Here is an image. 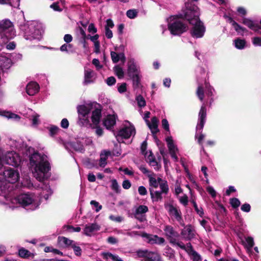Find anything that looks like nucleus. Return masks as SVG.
<instances>
[{
  "mask_svg": "<svg viewBox=\"0 0 261 261\" xmlns=\"http://www.w3.org/2000/svg\"><path fill=\"white\" fill-rule=\"evenodd\" d=\"M246 247L248 248H252L254 245V240H253V238L251 237H248L246 238Z\"/></svg>",
  "mask_w": 261,
  "mask_h": 261,
  "instance_id": "46",
  "label": "nucleus"
},
{
  "mask_svg": "<svg viewBox=\"0 0 261 261\" xmlns=\"http://www.w3.org/2000/svg\"><path fill=\"white\" fill-rule=\"evenodd\" d=\"M136 100L139 107L142 108L146 106L145 100L141 95H139L136 97Z\"/></svg>",
  "mask_w": 261,
  "mask_h": 261,
  "instance_id": "36",
  "label": "nucleus"
},
{
  "mask_svg": "<svg viewBox=\"0 0 261 261\" xmlns=\"http://www.w3.org/2000/svg\"><path fill=\"white\" fill-rule=\"evenodd\" d=\"M233 27L234 29V30L238 33H243L244 32H247V30L242 26H241L239 23L237 22H234Z\"/></svg>",
  "mask_w": 261,
  "mask_h": 261,
  "instance_id": "34",
  "label": "nucleus"
},
{
  "mask_svg": "<svg viewBox=\"0 0 261 261\" xmlns=\"http://www.w3.org/2000/svg\"><path fill=\"white\" fill-rule=\"evenodd\" d=\"M191 202L192 203L194 209L195 211L197 212V213L199 215L200 217H202L204 215V212L202 208H201V210H199L198 208V205L195 200H192L191 201Z\"/></svg>",
  "mask_w": 261,
  "mask_h": 261,
  "instance_id": "44",
  "label": "nucleus"
},
{
  "mask_svg": "<svg viewBox=\"0 0 261 261\" xmlns=\"http://www.w3.org/2000/svg\"><path fill=\"white\" fill-rule=\"evenodd\" d=\"M58 242L59 244L63 248H67L70 246L71 247L74 242L73 240H69L65 237L61 236H59L58 238Z\"/></svg>",
  "mask_w": 261,
  "mask_h": 261,
  "instance_id": "20",
  "label": "nucleus"
},
{
  "mask_svg": "<svg viewBox=\"0 0 261 261\" xmlns=\"http://www.w3.org/2000/svg\"><path fill=\"white\" fill-rule=\"evenodd\" d=\"M142 237L147 238L148 240V242L150 244H156V239L154 238V236L149 234L146 232H143Z\"/></svg>",
  "mask_w": 261,
  "mask_h": 261,
  "instance_id": "40",
  "label": "nucleus"
},
{
  "mask_svg": "<svg viewBox=\"0 0 261 261\" xmlns=\"http://www.w3.org/2000/svg\"><path fill=\"white\" fill-rule=\"evenodd\" d=\"M74 252V254L75 255L77 256H80L82 254V249L80 246H76L74 242L72 244V245L71 247Z\"/></svg>",
  "mask_w": 261,
  "mask_h": 261,
  "instance_id": "45",
  "label": "nucleus"
},
{
  "mask_svg": "<svg viewBox=\"0 0 261 261\" xmlns=\"http://www.w3.org/2000/svg\"><path fill=\"white\" fill-rule=\"evenodd\" d=\"M147 145V141L145 140L142 142L141 146V150L142 154H144L145 155H146L147 154V151H146Z\"/></svg>",
  "mask_w": 261,
  "mask_h": 261,
  "instance_id": "52",
  "label": "nucleus"
},
{
  "mask_svg": "<svg viewBox=\"0 0 261 261\" xmlns=\"http://www.w3.org/2000/svg\"><path fill=\"white\" fill-rule=\"evenodd\" d=\"M135 128L133 125L126 126L120 129L116 137H120L123 139H127L129 138L133 134H135Z\"/></svg>",
  "mask_w": 261,
  "mask_h": 261,
  "instance_id": "11",
  "label": "nucleus"
},
{
  "mask_svg": "<svg viewBox=\"0 0 261 261\" xmlns=\"http://www.w3.org/2000/svg\"><path fill=\"white\" fill-rule=\"evenodd\" d=\"M148 211V208L147 206L140 205L136 208L134 215H143Z\"/></svg>",
  "mask_w": 261,
  "mask_h": 261,
  "instance_id": "31",
  "label": "nucleus"
},
{
  "mask_svg": "<svg viewBox=\"0 0 261 261\" xmlns=\"http://www.w3.org/2000/svg\"><path fill=\"white\" fill-rule=\"evenodd\" d=\"M88 31L89 33L94 34L97 32V28L95 27L94 24L91 23L88 26Z\"/></svg>",
  "mask_w": 261,
  "mask_h": 261,
  "instance_id": "57",
  "label": "nucleus"
},
{
  "mask_svg": "<svg viewBox=\"0 0 261 261\" xmlns=\"http://www.w3.org/2000/svg\"><path fill=\"white\" fill-rule=\"evenodd\" d=\"M61 126L63 128H67L69 126V122L66 118H64L61 122Z\"/></svg>",
  "mask_w": 261,
  "mask_h": 261,
  "instance_id": "64",
  "label": "nucleus"
},
{
  "mask_svg": "<svg viewBox=\"0 0 261 261\" xmlns=\"http://www.w3.org/2000/svg\"><path fill=\"white\" fill-rule=\"evenodd\" d=\"M112 185L111 189L114 190L116 193H120V187L118 185L117 181L115 179H113L111 180Z\"/></svg>",
  "mask_w": 261,
  "mask_h": 261,
  "instance_id": "35",
  "label": "nucleus"
},
{
  "mask_svg": "<svg viewBox=\"0 0 261 261\" xmlns=\"http://www.w3.org/2000/svg\"><path fill=\"white\" fill-rule=\"evenodd\" d=\"M114 70L115 74L117 76L119 79H122L124 76V72L121 67L118 65H116L114 67Z\"/></svg>",
  "mask_w": 261,
  "mask_h": 261,
  "instance_id": "33",
  "label": "nucleus"
},
{
  "mask_svg": "<svg viewBox=\"0 0 261 261\" xmlns=\"http://www.w3.org/2000/svg\"><path fill=\"white\" fill-rule=\"evenodd\" d=\"M132 184L128 179L124 180L122 182V187L123 189L127 190L131 187Z\"/></svg>",
  "mask_w": 261,
  "mask_h": 261,
  "instance_id": "60",
  "label": "nucleus"
},
{
  "mask_svg": "<svg viewBox=\"0 0 261 261\" xmlns=\"http://www.w3.org/2000/svg\"><path fill=\"white\" fill-rule=\"evenodd\" d=\"M166 141L167 143V146L169 150V152H176L177 150V148L176 147L175 145L173 143V141L171 137H168L166 139Z\"/></svg>",
  "mask_w": 261,
  "mask_h": 261,
  "instance_id": "26",
  "label": "nucleus"
},
{
  "mask_svg": "<svg viewBox=\"0 0 261 261\" xmlns=\"http://www.w3.org/2000/svg\"><path fill=\"white\" fill-rule=\"evenodd\" d=\"M101 256L106 260H107L109 258H111L114 261H123L110 252H102L101 253Z\"/></svg>",
  "mask_w": 261,
  "mask_h": 261,
  "instance_id": "28",
  "label": "nucleus"
},
{
  "mask_svg": "<svg viewBox=\"0 0 261 261\" xmlns=\"http://www.w3.org/2000/svg\"><path fill=\"white\" fill-rule=\"evenodd\" d=\"M151 123H150L148 120H146V122L150 129L152 135L156 134L157 133L159 132V129L158 128V123L159 120L158 118L155 116L152 117L151 119Z\"/></svg>",
  "mask_w": 261,
  "mask_h": 261,
  "instance_id": "17",
  "label": "nucleus"
},
{
  "mask_svg": "<svg viewBox=\"0 0 261 261\" xmlns=\"http://www.w3.org/2000/svg\"><path fill=\"white\" fill-rule=\"evenodd\" d=\"M90 204L96 207L95 211L96 212H98L102 208V205H100L99 203L95 200H91Z\"/></svg>",
  "mask_w": 261,
  "mask_h": 261,
  "instance_id": "51",
  "label": "nucleus"
},
{
  "mask_svg": "<svg viewBox=\"0 0 261 261\" xmlns=\"http://www.w3.org/2000/svg\"><path fill=\"white\" fill-rule=\"evenodd\" d=\"M242 23L255 32H258L261 29V27L258 24L255 23L253 20L248 18H243Z\"/></svg>",
  "mask_w": 261,
  "mask_h": 261,
  "instance_id": "16",
  "label": "nucleus"
},
{
  "mask_svg": "<svg viewBox=\"0 0 261 261\" xmlns=\"http://www.w3.org/2000/svg\"><path fill=\"white\" fill-rule=\"evenodd\" d=\"M165 206L166 208L168 207V212L169 215L174 216L177 221L181 220V212L179 208L174 206L172 204H168Z\"/></svg>",
  "mask_w": 261,
  "mask_h": 261,
  "instance_id": "13",
  "label": "nucleus"
},
{
  "mask_svg": "<svg viewBox=\"0 0 261 261\" xmlns=\"http://www.w3.org/2000/svg\"><path fill=\"white\" fill-rule=\"evenodd\" d=\"M9 185L7 182L6 180L2 175H0V195L5 193L6 190L8 189Z\"/></svg>",
  "mask_w": 261,
  "mask_h": 261,
  "instance_id": "25",
  "label": "nucleus"
},
{
  "mask_svg": "<svg viewBox=\"0 0 261 261\" xmlns=\"http://www.w3.org/2000/svg\"><path fill=\"white\" fill-rule=\"evenodd\" d=\"M107 158L103 156V154L102 153H101L100 154V158L99 160V166L101 167H104L107 165Z\"/></svg>",
  "mask_w": 261,
  "mask_h": 261,
  "instance_id": "49",
  "label": "nucleus"
},
{
  "mask_svg": "<svg viewBox=\"0 0 261 261\" xmlns=\"http://www.w3.org/2000/svg\"><path fill=\"white\" fill-rule=\"evenodd\" d=\"M235 47L239 49H242L245 47L246 41L245 39H242L239 38L234 40Z\"/></svg>",
  "mask_w": 261,
  "mask_h": 261,
  "instance_id": "27",
  "label": "nucleus"
},
{
  "mask_svg": "<svg viewBox=\"0 0 261 261\" xmlns=\"http://www.w3.org/2000/svg\"><path fill=\"white\" fill-rule=\"evenodd\" d=\"M196 94L199 100L201 101H202L204 97V88L202 85L198 86L196 90Z\"/></svg>",
  "mask_w": 261,
  "mask_h": 261,
  "instance_id": "30",
  "label": "nucleus"
},
{
  "mask_svg": "<svg viewBox=\"0 0 261 261\" xmlns=\"http://www.w3.org/2000/svg\"><path fill=\"white\" fill-rule=\"evenodd\" d=\"M93 128H96V134L98 136H101L103 134V129L99 126V124L94 125Z\"/></svg>",
  "mask_w": 261,
  "mask_h": 261,
  "instance_id": "62",
  "label": "nucleus"
},
{
  "mask_svg": "<svg viewBox=\"0 0 261 261\" xmlns=\"http://www.w3.org/2000/svg\"><path fill=\"white\" fill-rule=\"evenodd\" d=\"M162 127L166 131H168V132L170 131V129H169V124L168 120L166 119H163L162 120Z\"/></svg>",
  "mask_w": 261,
  "mask_h": 261,
  "instance_id": "55",
  "label": "nucleus"
},
{
  "mask_svg": "<svg viewBox=\"0 0 261 261\" xmlns=\"http://www.w3.org/2000/svg\"><path fill=\"white\" fill-rule=\"evenodd\" d=\"M181 234L184 238L188 239L194 238L195 235L193 232L192 225H188L185 226L184 228L181 230Z\"/></svg>",
  "mask_w": 261,
  "mask_h": 261,
  "instance_id": "19",
  "label": "nucleus"
},
{
  "mask_svg": "<svg viewBox=\"0 0 261 261\" xmlns=\"http://www.w3.org/2000/svg\"><path fill=\"white\" fill-rule=\"evenodd\" d=\"M72 147L76 151H82L84 150V146L80 142H74L72 144Z\"/></svg>",
  "mask_w": 261,
  "mask_h": 261,
  "instance_id": "47",
  "label": "nucleus"
},
{
  "mask_svg": "<svg viewBox=\"0 0 261 261\" xmlns=\"http://www.w3.org/2000/svg\"><path fill=\"white\" fill-rule=\"evenodd\" d=\"M0 31L8 39H11L15 35L13 25L9 20H5L0 23Z\"/></svg>",
  "mask_w": 261,
  "mask_h": 261,
  "instance_id": "5",
  "label": "nucleus"
},
{
  "mask_svg": "<svg viewBox=\"0 0 261 261\" xmlns=\"http://www.w3.org/2000/svg\"><path fill=\"white\" fill-rule=\"evenodd\" d=\"M115 115L109 114L107 117L103 119L102 124L108 130H111L114 126L116 124V117Z\"/></svg>",
  "mask_w": 261,
  "mask_h": 261,
  "instance_id": "14",
  "label": "nucleus"
},
{
  "mask_svg": "<svg viewBox=\"0 0 261 261\" xmlns=\"http://www.w3.org/2000/svg\"><path fill=\"white\" fill-rule=\"evenodd\" d=\"M160 187L161 189L162 193H167L169 190L168 185H167V181L162 182L160 184Z\"/></svg>",
  "mask_w": 261,
  "mask_h": 261,
  "instance_id": "48",
  "label": "nucleus"
},
{
  "mask_svg": "<svg viewBox=\"0 0 261 261\" xmlns=\"http://www.w3.org/2000/svg\"><path fill=\"white\" fill-rule=\"evenodd\" d=\"M206 117V110L205 107L202 106L199 113V123L196 126L197 131H202Z\"/></svg>",
  "mask_w": 261,
  "mask_h": 261,
  "instance_id": "12",
  "label": "nucleus"
},
{
  "mask_svg": "<svg viewBox=\"0 0 261 261\" xmlns=\"http://www.w3.org/2000/svg\"><path fill=\"white\" fill-rule=\"evenodd\" d=\"M19 161V159L18 154L13 151L6 153L1 161V162L15 167L18 165Z\"/></svg>",
  "mask_w": 261,
  "mask_h": 261,
  "instance_id": "8",
  "label": "nucleus"
},
{
  "mask_svg": "<svg viewBox=\"0 0 261 261\" xmlns=\"http://www.w3.org/2000/svg\"><path fill=\"white\" fill-rule=\"evenodd\" d=\"M126 16L130 19L136 18L138 15V11L136 9H130L127 11Z\"/></svg>",
  "mask_w": 261,
  "mask_h": 261,
  "instance_id": "38",
  "label": "nucleus"
},
{
  "mask_svg": "<svg viewBox=\"0 0 261 261\" xmlns=\"http://www.w3.org/2000/svg\"><path fill=\"white\" fill-rule=\"evenodd\" d=\"M16 200L22 207H24L33 203L34 198L31 193H21L17 196Z\"/></svg>",
  "mask_w": 261,
  "mask_h": 261,
  "instance_id": "10",
  "label": "nucleus"
},
{
  "mask_svg": "<svg viewBox=\"0 0 261 261\" xmlns=\"http://www.w3.org/2000/svg\"><path fill=\"white\" fill-rule=\"evenodd\" d=\"M148 176L149 178V181L150 186L154 188H157L158 187L157 180L155 178L151 177L150 175H149Z\"/></svg>",
  "mask_w": 261,
  "mask_h": 261,
  "instance_id": "50",
  "label": "nucleus"
},
{
  "mask_svg": "<svg viewBox=\"0 0 261 261\" xmlns=\"http://www.w3.org/2000/svg\"><path fill=\"white\" fill-rule=\"evenodd\" d=\"M39 85L36 82H31L26 87V92L29 95H34L39 91Z\"/></svg>",
  "mask_w": 261,
  "mask_h": 261,
  "instance_id": "18",
  "label": "nucleus"
},
{
  "mask_svg": "<svg viewBox=\"0 0 261 261\" xmlns=\"http://www.w3.org/2000/svg\"><path fill=\"white\" fill-rule=\"evenodd\" d=\"M193 28L191 30L192 37L196 38H202L205 32L206 29L203 23L199 19L194 21Z\"/></svg>",
  "mask_w": 261,
  "mask_h": 261,
  "instance_id": "6",
  "label": "nucleus"
},
{
  "mask_svg": "<svg viewBox=\"0 0 261 261\" xmlns=\"http://www.w3.org/2000/svg\"><path fill=\"white\" fill-rule=\"evenodd\" d=\"M120 54H117L115 51H111V57L114 63L119 62L120 59Z\"/></svg>",
  "mask_w": 261,
  "mask_h": 261,
  "instance_id": "42",
  "label": "nucleus"
},
{
  "mask_svg": "<svg viewBox=\"0 0 261 261\" xmlns=\"http://www.w3.org/2000/svg\"><path fill=\"white\" fill-rule=\"evenodd\" d=\"M50 169V166L48 161L43 160L35 167V170L37 172L36 179L39 181H43L47 178V176L45 174Z\"/></svg>",
  "mask_w": 261,
  "mask_h": 261,
  "instance_id": "3",
  "label": "nucleus"
},
{
  "mask_svg": "<svg viewBox=\"0 0 261 261\" xmlns=\"http://www.w3.org/2000/svg\"><path fill=\"white\" fill-rule=\"evenodd\" d=\"M165 231L167 234H169L170 236L176 237L177 235V232L174 231L173 228L171 226H166Z\"/></svg>",
  "mask_w": 261,
  "mask_h": 261,
  "instance_id": "37",
  "label": "nucleus"
},
{
  "mask_svg": "<svg viewBox=\"0 0 261 261\" xmlns=\"http://www.w3.org/2000/svg\"><path fill=\"white\" fill-rule=\"evenodd\" d=\"M207 192L212 196L213 197H215L216 196V192L214 188L211 186H208L206 188Z\"/></svg>",
  "mask_w": 261,
  "mask_h": 261,
  "instance_id": "61",
  "label": "nucleus"
},
{
  "mask_svg": "<svg viewBox=\"0 0 261 261\" xmlns=\"http://www.w3.org/2000/svg\"><path fill=\"white\" fill-rule=\"evenodd\" d=\"M126 83H123L121 84L120 86L118 87V91L120 93H123L126 91L127 88H126Z\"/></svg>",
  "mask_w": 261,
  "mask_h": 261,
  "instance_id": "56",
  "label": "nucleus"
},
{
  "mask_svg": "<svg viewBox=\"0 0 261 261\" xmlns=\"http://www.w3.org/2000/svg\"><path fill=\"white\" fill-rule=\"evenodd\" d=\"M133 81V86L134 89H138L139 88L141 84V77L139 73L135 74L128 76Z\"/></svg>",
  "mask_w": 261,
  "mask_h": 261,
  "instance_id": "23",
  "label": "nucleus"
},
{
  "mask_svg": "<svg viewBox=\"0 0 261 261\" xmlns=\"http://www.w3.org/2000/svg\"><path fill=\"white\" fill-rule=\"evenodd\" d=\"M94 110L92 112V116L91 117L92 122L94 125H97L99 124L100 119L101 118V106L97 103L94 102Z\"/></svg>",
  "mask_w": 261,
  "mask_h": 261,
  "instance_id": "9",
  "label": "nucleus"
},
{
  "mask_svg": "<svg viewBox=\"0 0 261 261\" xmlns=\"http://www.w3.org/2000/svg\"><path fill=\"white\" fill-rule=\"evenodd\" d=\"M93 71L90 69L85 70L84 82L85 85H87L92 82L91 79L93 76Z\"/></svg>",
  "mask_w": 261,
  "mask_h": 261,
  "instance_id": "24",
  "label": "nucleus"
},
{
  "mask_svg": "<svg viewBox=\"0 0 261 261\" xmlns=\"http://www.w3.org/2000/svg\"><path fill=\"white\" fill-rule=\"evenodd\" d=\"M252 43L255 46H261V37H255L253 38Z\"/></svg>",
  "mask_w": 261,
  "mask_h": 261,
  "instance_id": "54",
  "label": "nucleus"
},
{
  "mask_svg": "<svg viewBox=\"0 0 261 261\" xmlns=\"http://www.w3.org/2000/svg\"><path fill=\"white\" fill-rule=\"evenodd\" d=\"M199 13L197 6L192 3H186L185 8H182L181 13L171 16L174 18L187 20L190 24H194V21L199 19Z\"/></svg>",
  "mask_w": 261,
  "mask_h": 261,
  "instance_id": "1",
  "label": "nucleus"
},
{
  "mask_svg": "<svg viewBox=\"0 0 261 261\" xmlns=\"http://www.w3.org/2000/svg\"><path fill=\"white\" fill-rule=\"evenodd\" d=\"M150 193L153 201H158L162 199V192L156 191L153 193V191L150 189Z\"/></svg>",
  "mask_w": 261,
  "mask_h": 261,
  "instance_id": "29",
  "label": "nucleus"
},
{
  "mask_svg": "<svg viewBox=\"0 0 261 261\" xmlns=\"http://www.w3.org/2000/svg\"><path fill=\"white\" fill-rule=\"evenodd\" d=\"M93 104L94 102L90 103L87 105H81L77 106V111L79 114V119L82 122L83 125H84L85 123H89L88 115L92 109Z\"/></svg>",
  "mask_w": 261,
  "mask_h": 261,
  "instance_id": "4",
  "label": "nucleus"
},
{
  "mask_svg": "<svg viewBox=\"0 0 261 261\" xmlns=\"http://www.w3.org/2000/svg\"><path fill=\"white\" fill-rule=\"evenodd\" d=\"M100 227L96 223H92L89 225H86L84 229V234L87 236H90L91 233L99 230Z\"/></svg>",
  "mask_w": 261,
  "mask_h": 261,
  "instance_id": "21",
  "label": "nucleus"
},
{
  "mask_svg": "<svg viewBox=\"0 0 261 261\" xmlns=\"http://www.w3.org/2000/svg\"><path fill=\"white\" fill-rule=\"evenodd\" d=\"M139 73V71L137 67L136 64L133 61L128 62L127 74L130 76L133 74Z\"/></svg>",
  "mask_w": 261,
  "mask_h": 261,
  "instance_id": "22",
  "label": "nucleus"
},
{
  "mask_svg": "<svg viewBox=\"0 0 261 261\" xmlns=\"http://www.w3.org/2000/svg\"><path fill=\"white\" fill-rule=\"evenodd\" d=\"M48 130L49 131V135L51 137H54L58 134L60 129L57 126L51 125L48 128Z\"/></svg>",
  "mask_w": 261,
  "mask_h": 261,
  "instance_id": "41",
  "label": "nucleus"
},
{
  "mask_svg": "<svg viewBox=\"0 0 261 261\" xmlns=\"http://www.w3.org/2000/svg\"><path fill=\"white\" fill-rule=\"evenodd\" d=\"M105 35L108 39H111L113 37L112 31L108 27H105Z\"/></svg>",
  "mask_w": 261,
  "mask_h": 261,
  "instance_id": "63",
  "label": "nucleus"
},
{
  "mask_svg": "<svg viewBox=\"0 0 261 261\" xmlns=\"http://www.w3.org/2000/svg\"><path fill=\"white\" fill-rule=\"evenodd\" d=\"M2 175L6 180L9 185L10 184L16 182L19 178V173L14 169L11 168L6 169Z\"/></svg>",
  "mask_w": 261,
  "mask_h": 261,
  "instance_id": "7",
  "label": "nucleus"
},
{
  "mask_svg": "<svg viewBox=\"0 0 261 261\" xmlns=\"http://www.w3.org/2000/svg\"><path fill=\"white\" fill-rule=\"evenodd\" d=\"M145 260L148 261H156V254L151 251H148L145 257Z\"/></svg>",
  "mask_w": 261,
  "mask_h": 261,
  "instance_id": "39",
  "label": "nucleus"
},
{
  "mask_svg": "<svg viewBox=\"0 0 261 261\" xmlns=\"http://www.w3.org/2000/svg\"><path fill=\"white\" fill-rule=\"evenodd\" d=\"M241 209L242 211L245 212H249L251 210V206L248 203H245L241 206Z\"/></svg>",
  "mask_w": 261,
  "mask_h": 261,
  "instance_id": "59",
  "label": "nucleus"
},
{
  "mask_svg": "<svg viewBox=\"0 0 261 261\" xmlns=\"http://www.w3.org/2000/svg\"><path fill=\"white\" fill-rule=\"evenodd\" d=\"M178 18H174L173 21L168 24V29L170 33L174 36H180L188 30V26Z\"/></svg>",
  "mask_w": 261,
  "mask_h": 261,
  "instance_id": "2",
  "label": "nucleus"
},
{
  "mask_svg": "<svg viewBox=\"0 0 261 261\" xmlns=\"http://www.w3.org/2000/svg\"><path fill=\"white\" fill-rule=\"evenodd\" d=\"M18 254L22 258H27L31 256V253L29 250L22 248L19 250Z\"/></svg>",
  "mask_w": 261,
  "mask_h": 261,
  "instance_id": "32",
  "label": "nucleus"
},
{
  "mask_svg": "<svg viewBox=\"0 0 261 261\" xmlns=\"http://www.w3.org/2000/svg\"><path fill=\"white\" fill-rule=\"evenodd\" d=\"M240 200L237 198H232L230 199V204L234 208H237L240 205Z\"/></svg>",
  "mask_w": 261,
  "mask_h": 261,
  "instance_id": "43",
  "label": "nucleus"
},
{
  "mask_svg": "<svg viewBox=\"0 0 261 261\" xmlns=\"http://www.w3.org/2000/svg\"><path fill=\"white\" fill-rule=\"evenodd\" d=\"M138 193L141 196H144L147 194V190L145 187L141 186L138 188Z\"/></svg>",
  "mask_w": 261,
  "mask_h": 261,
  "instance_id": "58",
  "label": "nucleus"
},
{
  "mask_svg": "<svg viewBox=\"0 0 261 261\" xmlns=\"http://www.w3.org/2000/svg\"><path fill=\"white\" fill-rule=\"evenodd\" d=\"M116 82V79L114 76H110L106 80V83L108 85L111 86L114 85Z\"/></svg>",
  "mask_w": 261,
  "mask_h": 261,
  "instance_id": "53",
  "label": "nucleus"
},
{
  "mask_svg": "<svg viewBox=\"0 0 261 261\" xmlns=\"http://www.w3.org/2000/svg\"><path fill=\"white\" fill-rule=\"evenodd\" d=\"M44 156L41 155L38 152H34L33 154L29 156L30 164L35 167L40 162L44 160Z\"/></svg>",
  "mask_w": 261,
  "mask_h": 261,
  "instance_id": "15",
  "label": "nucleus"
}]
</instances>
